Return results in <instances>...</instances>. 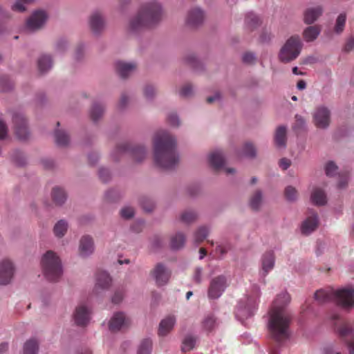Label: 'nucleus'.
<instances>
[{
	"label": "nucleus",
	"instance_id": "f257e3e1",
	"mask_svg": "<svg viewBox=\"0 0 354 354\" xmlns=\"http://www.w3.org/2000/svg\"><path fill=\"white\" fill-rule=\"evenodd\" d=\"M289 302V295L281 293L277 295L270 310L268 328L272 338L278 343L286 341L290 336L291 317L285 310Z\"/></svg>",
	"mask_w": 354,
	"mask_h": 354
},
{
	"label": "nucleus",
	"instance_id": "f03ea898",
	"mask_svg": "<svg viewBox=\"0 0 354 354\" xmlns=\"http://www.w3.org/2000/svg\"><path fill=\"white\" fill-rule=\"evenodd\" d=\"M153 156L156 164L165 169H173L178 162L176 141L167 131H158L153 138Z\"/></svg>",
	"mask_w": 354,
	"mask_h": 354
},
{
	"label": "nucleus",
	"instance_id": "7ed1b4c3",
	"mask_svg": "<svg viewBox=\"0 0 354 354\" xmlns=\"http://www.w3.org/2000/svg\"><path fill=\"white\" fill-rule=\"evenodd\" d=\"M162 17L160 5L151 2L142 5L137 15L129 23V28L137 31L144 28H149L159 21Z\"/></svg>",
	"mask_w": 354,
	"mask_h": 354
},
{
	"label": "nucleus",
	"instance_id": "20e7f679",
	"mask_svg": "<svg viewBox=\"0 0 354 354\" xmlns=\"http://www.w3.org/2000/svg\"><path fill=\"white\" fill-rule=\"evenodd\" d=\"M315 298L319 303L334 301L346 310H350L354 307V289L352 287L339 290L321 289L315 293Z\"/></svg>",
	"mask_w": 354,
	"mask_h": 354
},
{
	"label": "nucleus",
	"instance_id": "39448f33",
	"mask_svg": "<svg viewBox=\"0 0 354 354\" xmlns=\"http://www.w3.org/2000/svg\"><path fill=\"white\" fill-rule=\"evenodd\" d=\"M41 267L45 277L50 281H57L62 274L61 261L51 250L44 254L41 259Z\"/></svg>",
	"mask_w": 354,
	"mask_h": 354
},
{
	"label": "nucleus",
	"instance_id": "423d86ee",
	"mask_svg": "<svg viewBox=\"0 0 354 354\" xmlns=\"http://www.w3.org/2000/svg\"><path fill=\"white\" fill-rule=\"evenodd\" d=\"M331 319L335 322L337 332L341 339L346 344L349 353L354 354V328L353 325L350 322L341 321L338 326L340 317L336 313L331 315Z\"/></svg>",
	"mask_w": 354,
	"mask_h": 354
},
{
	"label": "nucleus",
	"instance_id": "0eeeda50",
	"mask_svg": "<svg viewBox=\"0 0 354 354\" xmlns=\"http://www.w3.org/2000/svg\"><path fill=\"white\" fill-rule=\"evenodd\" d=\"M301 43L299 36H292L288 39L279 53L283 62H289L296 59L300 53Z\"/></svg>",
	"mask_w": 354,
	"mask_h": 354
},
{
	"label": "nucleus",
	"instance_id": "6e6552de",
	"mask_svg": "<svg viewBox=\"0 0 354 354\" xmlns=\"http://www.w3.org/2000/svg\"><path fill=\"white\" fill-rule=\"evenodd\" d=\"M124 153H130L136 161L140 162L145 158L147 151L145 148L140 145L133 147L128 142L120 143L113 152L114 159L118 160L116 155Z\"/></svg>",
	"mask_w": 354,
	"mask_h": 354
},
{
	"label": "nucleus",
	"instance_id": "1a4fd4ad",
	"mask_svg": "<svg viewBox=\"0 0 354 354\" xmlns=\"http://www.w3.org/2000/svg\"><path fill=\"white\" fill-rule=\"evenodd\" d=\"M254 297H249L248 299L247 306H243L241 304L237 306L236 315L242 318H248L253 315L254 310L256 309L258 299L260 295V290L258 287H254Z\"/></svg>",
	"mask_w": 354,
	"mask_h": 354
},
{
	"label": "nucleus",
	"instance_id": "9d476101",
	"mask_svg": "<svg viewBox=\"0 0 354 354\" xmlns=\"http://www.w3.org/2000/svg\"><path fill=\"white\" fill-rule=\"evenodd\" d=\"M227 286V279L223 275L218 276L210 281L207 291L209 299H218L221 296Z\"/></svg>",
	"mask_w": 354,
	"mask_h": 354
},
{
	"label": "nucleus",
	"instance_id": "9b49d317",
	"mask_svg": "<svg viewBox=\"0 0 354 354\" xmlns=\"http://www.w3.org/2000/svg\"><path fill=\"white\" fill-rule=\"evenodd\" d=\"M313 122L315 125L319 129L327 128L330 122V111L324 106H318L315 109L313 115Z\"/></svg>",
	"mask_w": 354,
	"mask_h": 354
},
{
	"label": "nucleus",
	"instance_id": "f8f14e48",
	"mask_svg": "<svg viewBox=\"0 0 354 354\" xmlns=\"http://www.w3.org/2000/svg\"><path fill=\"white\" fill-rule=\"evenodd\" d=\"M150 274L158 286L166 285L171 277V271L162 263H157Z\"/></svg>",
	"mask_w": 354,
	"mask_h": 354
},
{
	"label": "nucleus",
	"instance_id": "ddd939ff",
	"mask_svg": "<svg viewBox=\"0 0 354 354\" xmlns=\"http://www.w3.org/2000/svg\"><path fill=\"white\" fill-rule=\"evenodd\" d=\"M12 120L15 134L18 138L23 140L27 139L29 136V132L24 115L20 113H15L13 115Z\"/></svg>",
	"mask_w": 354,
	"mask_h": 354
},
{
	"label": "nucleus",
	"instance_id": "4468645a",
	"mask_svg": "<svg viewBox=\"0 0 354 354\" xmlns=\"http://www.w3.org/2000/svg\"><path fill=\"white\" fill-rule=\"evenodd\" d=\"M211 167L216 171L223 169L226 174H233L234 169L232 168L224 167L225 159L222 151L216 150L209 153L208 157Z\"/></svg>",
	"mask_w": 354,
	"mask_h": 354
},
{
	"label": "nucleus",
	"instance_id": "2eb2a0df",
	"mask_svg": "<svg viewBox=\"0 0 354 354\" xmlns=\"http://www.w3.org/2000/svg\"><path fill=\"white\" fill-rule=\"evenodd\" d=\"M90 318L91 310L87 306L80 304L76 307L73 313V319L77 326H86L89 322Z\"/></svg>",
	"mask_w": 354,
	"mask_h": 354
},
{
	"label": "nucleus",
	"instance_id": "dca6fc26",
	"mask_svg": "<svg viewBox=\"0 0 354 354\" xmlns=\"http://www.w3.org/2000/svg\"><path fill=\"white\" fill-rule=\"evenodd\" d=\"M14 274V267L8 260H3L0 262V284L6 285L9 283Z\"/></svg>",
	"mask_w": 354,
	"mask_h": 354
},
{
	"label": "nucleus",
	"instance_id": "f3484780",
	"mask_svg": "<svg viewBox=\"0 0 354 354\" xmlns=\"http://www.w3.org/2000/svg\"><path fill=\"white\" fill-rule=\"evenodd\" d=\"M47 19L45 12L38 10L35 12L26 22V27L30 30H35L40 28Z\"/></svg>",
	"mask_w": 354,
	"mask_h": 354
},
{
	"label": "nucleus",
	"instance_id": "a211bd4d",
	"mask_svg": "<svg viewBox=\"0 0 354 354\" xmlns=\"http://www.w3.org/2000/svg\"><path fill=\"white\" fill-rule=\"evenodd\" d=\"M129 320L127 318L124 313H116L113 315L109 322V330L112 332L118 331L119 330L128 326Z\"/></svg>",
	"mask_w": 354,
	"mask_h": 354
},
{
	"label": "nucleus",
	"instance_id": "6ab92c4d",
	"mask_svg": "<svg viewBox=\"0 0 354 354\" xmlns=\"http://www.w3.org/2000/svg\"><path fill=\"white\" fill-rule=\"evenodd\" d=\"M322 6L319 5L309 6L304 12V21L306 24H312L322 16Z\"/></svg>",
	"mask_w": 354,
	"mask_h": 354
},
{
	"label": "nucleus",
	"instance_id": "aec40b11",
	"mask_svg": "<svg viewBox=\"0 0 354 354\" xmlns=\"http://www.w3.org/2000/svg\"><path fill=\"white\" fill-rule=\"evenodd\" d=\"M94 250V243L92 237L88 235L83 236L80 241L79 252L82 257H87Z\"/></svg>",
	"mask_w": 354,
	"mask_h": 354
},
{
	"label": "nucleus",
	"instance_id": "412c9836",
	"mask_svg": "<svg viewBox=\"0 0 354 354\" xmlns=\"http://www.w3.org/2000/svg\"><path fill=\"white\" fill-rule=\"evenodd\" d=\"M275 257L272 251L266 252L261 259V274L265 277L274 266Z\"/></svg>",
	"mask_w": 354,
	"mask_h": 354
},
{
	"label": "nucleus",
	"instance_id": "4be33fe9",
	"mask_svg": "<svg viewBox=\"0 0 354 354\" xmlns=\"http://www.w3.org/2000/svg\"><path fill=\"white\" fill-rule=\"evenodd\" d=\"M111 283L109 274L104 271H99L96 274V283L95 290L97 292L99 290H106Z\"/></svg>",
	"mask_w": 354,
	"mask_h": 354
},
{
	"label": "nucleus",
	"instance_id": "5701e85b",
	"mask_svg": "<svg viewBox=\"0 0 354 354\" xmlns=\"http://www.w3.org/2000/svg\"><path fill=\"white\" fill-rule=\"evenodd\" d=\"M115 68L118 73L122 77L125 78L131 75L136 68V64L133 62H125L123 61H118L115 63Z\"/></svg>",
	"mask_w": 354,
	"mask_h": 354
},
{
	"label": "nucleus",
	"instance_id": "b1692460",
	"mask_svg": "<svg viewBox=\"0 0 354 354\" xmlns=\"http://www.w3.org/2000/svg\"><path fill=\"white\" fill-rule=\"evenodd\" d=\"M90 27L91 30L97 34L104 28V20L102 14L99 12H93L90 17Z\"/></svg>",
	"mask_w": 354,
	"mask_h": 354
},
{
	"label": "nucleus",
	"instance_id": "393cba45",
	"mask_svg": "<svg viewBox=\"0 0 354 354\" xmlns=\"http://www.w3.org/2000/svg\"><path fill=\"white\" fill-rule=\"evenodd\" d=\"M204 17V13L201 9L194 8L188 12L187 23L188 25L195 27L203 23Z\"/></svg>",
	"mask_w": 354,
	"mask_h": 354
},
{
	"label": "nucleus",
	"instance_id": "a878e982",
	"mask_svg": "<svg viewBox=\"0 0 354 354\" xmlns=\"http://www.w3.org/2000/svg\"><path fill=\"white\" fill-rule=\"evenodd\" d=\"M318 226V217L317 213H313L308 216L301 225V232L304 234H309L315 231Z\"/></svg>",
	"mask_w": 354,
	"mask_h": 354
},
{
	"label": "nucleus",
	"instance_id": "bb28decb",
	"mask_svg": "<svg viewBox=\"0 0 354 354\" xmlns=\"http://www.w3.org/2000/svg\"><path fill=\"white\" fill-rule=\"evenodd\" d=\"M176 321L174 315H169L163 319L159 324L158 335L160 336L167 335L172 330Z\"/></svg>",
	"mask_w": 354,
	"mask_h": 354
},
{
	"label": "nucleus",
	"instance_id": "cd10ccee",
	"mask_svg": "<svg viewBox=\"0 0 354 354\" xmlns=\"http://www.w3.org/2000/svg\"><path fill=\"white\" fill-rule=\"evenodd\" d=\"M321 32L319 26H310L307 27L303 32V37L306 41L310 42L315 40Z\"/></svg>",
	"mask_w": 354,
	"mask_h": 354
},
{
	"label": "nucleus",
	"instance_id": "c85d7f7f",
	"mask_svg": "<svg viewBox=\"0 0 354 354\" xmlns=\"http://www.w3.org/2000/svg\"><path fill=\"white\" fill-rule=\"evenodd\" d=\"M274 142L277 147H284L286 144V128L283 126L279 127L275 132Z\"/></svg>",
	"mask_w": 354,
	"mask_h": 354
},
{
	"label": "nucleus",
	"instance_id": "c756f323",
	"mask_svg": "<svg viewBox=\"0 0 354 354\" xmlns=\"http://www.w3.org/2000/svg\"><path fill=\"white\" fill-rule=\"evenodd\" d=\"M311 201L316 205H324L326 203V196L322 189L316 188L311 194Z\"/></svg>",
	"mask_w": 354,
	"mask_h": 354
},
{
	"label": "nucleus",
	"instance_id": "7c9ffc66",
	"mask_svg": "<svg viewBox=\"0 0 354 354\" xmlns=\"http://www.w3.org/2000/svg\"><path fill=\"white\" fill-rule=\"evenodd\" d=\"M196 343V337L192 335H186L182 342L181 351L184 353L192 351L195 347Z\"/></svg>",
	"mask_w": 354,
	"mask_h": 354
},
{
	"label": "nucleus",
	"instance_id": "2f4dec72",
	"mask_svg": "<svg viewBox=\"0 0 354 354\" xmlns=\"http://www.w3.org/2000/svg\"><path fill=\"white\" fill-rule=\"evenodd\" d=\"M38 68L41 73H45L52 66V59L48 55L41 56L37 62Z\"/></svg>",
	"mask_w": 354,
	"mask_h": 354
},
{
	"label": "nucleus",
	"instance_id": "473e14b6",
	"mask_svg": "<svg viewBox=\"0 0 354 354\" xmlns=\"http://www.w3.org/2000/svg\"><path fill=\"white\" fill-rule=\"evenodd\" d=\"M52 198L56 204L62 205L66 199V194L62 188L54 187L52 191Z\"/></svg>",
	"mask_w": 354,
	"mask_h": 354
},
{
	"label": "nucleus",
	"instance_id": "72a5a7b5",
	"mask_svg": "<svg viewBox=\"0 0 354 354\" xmlns=\"http://www.w3.org/2000/svg\"><path fill=\"white\" fill-rule=\"evenodd\" d=\"M185 242V235L179 232L171 238L170 245L173 250H178L184 246Z\"/></svg>",
	"mask_w": 354,
	"mask_h": 354
},
{
	"label": "nucleus",
	"instance_id": "f704fd0d",
	"mask_svg": "<svg viewBox=\"0 0 354 354\" xmlns=\"http://www.w3.org/2000/svg\"><path fill=\"white\" fill-rule=\"evenodd\" d=\"M39 350V344L35 339L28 340L24 346V354H37Z\"/></svg>",
	"mask_w": 354,
	"mask_h": 354
},
{
	"label": "nucleus",
	"instance_id": "c9c22d12",
	"mask_svg": "<svg viewBox=\"0 0 354 354\" xmlns=\"http://www.w3.org/2000/svg\"><path fill=\"white\" fill-rule=\"evenodd\" d=\"M245 25L250 30H253L260 24L259 18L252 12H248L245 16Z\"/></svg>",
	"mask_w": 354,
	"mask_h": 354
},
{
	"label": "nucleus",
	"instance_id": "e433bc0d",
	"mask_svg": "<svg viewBox=\"0 0 354 354\" xmlns=\"http://www.w3.org/2000/svg\"><path fill=\"white\" fill-rule=\"evenodd\" d=\"M104 113V107L102 105L99 104H94L91 107L90 116L93 122H97L100 119Z\"/></svg>",
	"mask_w": 354,
	"mask_h": 354
},
{
	"label": "nucleus",
	"instance_id": "4c0bfd02",
	"mask_svg": "<svg viewBox=\"0 0 354 354\" xmlns=\"http://www.w3.org/2000/svg\"><path fill=\"white\" fill-rule=\"evenodd\" d=\"M55 142L60 147L66 146L69 142L68 136L62 131L57 130L55 133Z\"/></svg>",
	"mask_w": 354,
	"mask_h": 354
},
{
	"label": "nucleus",
	"instance_id": "58836bf2",
	"mask_svg": "<svg viewBox=\"0 0 354 354\" xmlns=\"http://www.w3.org/2000/svg\"><path fill=\"white\" fill-rule=\"evenodd\" d=\"M68 223L64 220L59 221L54 227V233L57 237H62L66 232Z\"/></svg>",
	"mask_w": 354,
	"mask_h": 354
},
{
	"label": "nucleus",
	"instance_id": "ea45409f",
	"mask_svg": "<svg viewBox=\"0 0 354 354\" xmlns=\"http://www.w3.org/2000/svg\"><path fill=\"white\" fill-rule=\"evenodd\" d=\"M209 234V229L205 226L200 227L194 234V241L200 243L205 240Z\"/></svg>",
	"mask_w": 354,
	"mask_h": 354
},
{
	"label": "nucleus",
	"instance_id": "a19ab883",
	"mask_svg": "<svg viewBox=\"0 0 354 354\" xmlns=\"http://www.w3.org/2000/svg\"><path fill=\"white\" fill-rule=\"evenodd\" d=\"M152 342L150 339H145L140 343L138 354H150L151 350Z\"/></svg>",
	"mask_w": 354,
	"mask_h": 354
},
{
	"label": "nucleus",
	"instance_id": "79ce46f5",
	"mask_svg": "<svg viewBox=\"0 0 354 354\" xmlns=\"http://www.w3.org/2000/svg\"><path fill=\"white\" fill-rule=\"evenodd\" d=\"M346 16L344 13H341L337 18L336 24L335 26V32L337 34L341 33L344 28L346 24Z\"/></svg>",
	"mask_w": 354,
	"mask_h": 354
},
{
	"label": "nucleus",
	"instance_id": "37998d69",
	"mask_svg": "<svg viewBox=\"0 0 354 354\" xmlns=\"http://www.w3.org/2000/svg\"><path fill=\"white\" fill-rule=\"evenodd\" d=\"M262 194L260 191H257L252 196L250 205V207L254 210H257L261 203Z\"/></svg>",
	"mask_w": 354,
	"mask_h": 354
},
{
	"label": "nucleus",
	"instance_id": "c03bdc74",
	"mask_svg": "<svg viewBox=\"0 0 354 354\" xmlns=\"http://www.w3.org/2000/svg\"><path fill=\"white\" fill-rule=\"evenodd\" d=\"M295 122L292 126V129L296 132H300L304 130L305 126H306V121L304 118L299 115H296L295 117Z\"/></svg>",
	"mask_w": 354,
	"mask_h": 354
},
{
	"label": "nucleus",
	"instance_id": "a18cd8bd",
	"mask_svg": "<svg viewBox=\"0 0 354 354\" xmlns=\"http://www.w3.org/2000/svg\"><path fill=\"white\" fill-rule=\"evenodd\" d=\"M197 218L196 214L193 211H185L180 216V220L185 223H191Z\"/></svg>",
	"mask_w": 354,
	"mask_h": 354
},
{
	"label": "nucleus",
	"instance_id": "49530a36",
	"mask_svg": "<svg viewBox=\"0 0 354 354\" xmlns=\"http://www.w3.org/2000/svg\"><path fill=\"white\" fill-rule=\"evenodd\" d=\"M34 0H17L16 2L12 6V9L17 12H24L26 10L25 6L30 3Z\"/></svg>",
	"mask_w": 354,
	"mask_h": 354
},
{
	"label": "nucleus",
	"instance_id": "de8ad7c7",
	"mask_svg": "<svg viewBox=\"0 0 354 354\" xmlns=\"http://www.w3.org/2000/svg\"><path fill=\"white\" fill-rule=\"evenodd\" d=\"M216 324V320L212 315L207 316L203 322V326L205 330L211 331L214 329Z\"/></svg>",
	"mask_w": 354,
	"mask_h": 354
},
{
	"label": "nucleus",
	"instance_id": "09e8293b",
	"mask_svg": "<svg viewBox=\"0 0 354 354\" xmlns=\"http://www.w3.org/2000/svg\"><path fill=\"white\" fill-rule=\"evenodd\" d=\"M284 193L286 199L290 201L296 200L298 196L297 189L292 186H288L285 189Z\"/></svg>",
	"mask_w": 354,
	"mask_h": 354
},
{
	"label": "nucleus",
	"instance_id": "8fccbe9b",
	"mask_svg": "<svg viewBox=\"0 0 354 354\" xmlns=\"http://www.w3.org/2000/svg\"><path fill=\"white\" fill-rule=\"evenodd\" d=\"M243 153L245 156L253 158L256 155V149L252 143L246 142L243 149Z\"/></svg>",
	"mask_w": 354,
	"mask_h": 354
},
{
	"label": "nucleus",
	"instance_id": "3c124183",
	"mask_svg": "<svg viewBox=\"0 0 354 354\" xmlns=\"http://www.w3.org/2000/svg\"><path fill=\"white\" fill-rule=\"evenodd\" d=\"M337 167L333 162H328L325 167L326 174L328 176H333L337 171Z\"/></svg>",
	"mask_w": 354,
	"mask_h": 354
},
{
	"label": "nucleus",
	"instance_id": "603ef678",
	"mask_svg": "<svg viewBox=\"0 0 354 354\" xmlns=\"http://www.w3.org/2000/svg\"><path fill=\"white\" fill-rule=\"evenodd\" d=\"M120 214L122 218L129 219L133 216L134 210L131 207H126L121 209Z\"/></svg>",
	"mask_w": 354,
	"mask_h": 354
},
{
	"label": "nucleus",
	"instance_id": "864d4df0",
	"mask_svg": "<svg viewBox=\"0 0 354 354\" xmlns=\"http://www.w3.org/2000/svg\"><path fill=\"white\" fill-rule=\"evenodd\" d=\"M168 123L174 127H178L180 124L179 119L176 113H170L167 117Z\"/></svg>",
	"mask_w": 354,
	"mask_h": 354
},
{
	"label": "nucleus",
	"instance_id": "5fc2aeb1",
	"mask_svg": "<svg viewBox=\"0 0 354 354\" xmlns=\"http://www.w3.org/2000/svg\"><path fill=\"white\" fill-rule=\"evenodd\" d=\"M185 59L187 64H190L193 68H196L200 65V62L194 55H189Z\"/></svg>",
	"mask_w": 354,
	"mask_h": 354
},
{
	"label": "nucleus",
	"instance_id": "6e6d98bb",
	"mask_svg": "<svg viewBox=\"0 0 354 354\" xmlns=\"http://www.w3.org/2000/svg\"><path fill=\"white\" fill-rule=\"evenodd\" d=\"M192 94V87L190 84H185L180 91V95L183 97H189Z\"/></svg>",
	"mask_w": 354,
	"mask_h": 354
},
{
	"label": "nucleus",
	"instance_id": "4d7b16f0",
	"mask_svg": "<svg viewBox=\"0 0 354 354\" xmlns=\"http://www.w3.org/2000/svg\"><path fill=\"white\" fill-rule=\"evenodd\" d=\"M99 177L103 182H107L110 179L109 171L106 169L102 168L99 171Z\"/></svg>",
	"mask_w": 354,
	"mask_h": 354
},
{
	"label": "nucleus",
	"instance_id": "13d9d810",
	"mask_svg": "<svg viewBox=\"0 0 354 354\" xmlns=\"http://www.w3.org/2000/svg\"><path fill=\"white\" fill-rule=\"evenodd\" d=\"M141 205L146 212H151L153 209V203L149 199H143L141 201Z\"/></svg>",
	"mask_w": 354,
	"mask_h": 354
},
{
	"label": "nucleus",
	"instance_id": "bf43d9fd",
	"mask_svg": "<svg viewBox=\"0 0 354 354\" xmlns=\"http://www.w3.org/2000/svg\"><path fill=\"white\" fill-rule=\"evenodd\" d=\"M243 62L245 64H252L255 61V56L252 53H245L243 55Z\"/></svg>",
	"mask_w": 354,
	"mask_h": 354
},
{
	"label": "nucleus",
	"instance_id": "052dcab7",
	"mask_svg": "<svg viewBox=\"0 0 354 354\" xmlns=\"http://www.w3.org/2000/svg\"><path fill=\"white\" fill-rule=\"evenodd\" d=\"M123 292L122 290H117L115 292L114 295L112 297V302L118 304L120 303L123 299Z\"/></svg>",
	"mask_w": 354,
	"mask_h": 354
},
{
	"label": "nucleus",
	"instance_id": "680f3d73",
	"mask_svg": "<svg viewBox=\"0 0 354 354\" xmlns=\"http://www.w3.org/2000/svg\"><path fill=\"white\" fill-rule=\"evenodd\" d=\"M354 48V37H350L347 39L346 44L344 47V50L346 52H350Z\"/></svg>",
	"mask_w": 354,
	"mask_h": 354
},
{
	"label": "nucleus",
	"instance_id": "e2e57ef3",
	"mask_svg": "<svg viewBox=\"0 0 354 354\" xmlns=\"http://www.w3.org/2000/svg\"><path fill=\"white\" fill-rule=\"evenodd\" d=\"M144 94L147 99L151 98L155 94L154 87L151 85L147 86L144 89Z\"/></svg>",
	"mask_w": 354,
	"mask_h": 354
},
{
	"label": "nucleus",
	"instance_id": "0e129e2a",
	"mask_svg": "<svg viewBox=\"0 0 354 354\" xmlns=\"http://www.w3.org/2000/svg\"><path fill=\"white\" fill-rule=\"evenodd\" d=\"M8 133V128L5 122L0 120V140L6 138Z\"/></svg>",
	"mask_w": 354,
	"mask_h": 354
},
{
	"label": "nucleus",
	"instance_id": "69168bd1",
	"mask_svg": "<svg viewBox=\"0 0 354 354\" xmlns=\"http://www.w3.org/2000/svg\"><path fill=\"white\" fill-rule=\"evenodd\" d=\"M194 280L197 283H200L202 280V268H196L194 274Z\"/></svg>",
	"mask_w": 354,
	"mask_h": 354
},
{
	"label": "nucleus",
	"instance_id": "338daca9",
	"mask_svg": "<svg viewBox=\"0 0 354 354\" xmlns=\"http://www.w3.org/2000/svg\"><path fill=\"white\" fill-rule=\"evenodd\" d=\"M324 354H342L340 351H337L334 346L329 345L324 348Z\"/></svg>",
	"mask_w": 354,
	"mask_h": 354
},
{
	"label": "nucleus",
	"instance_id": "774afa93",
	"mask_svg": "<svg viewBox=\"0 0 354 354\" xmlns=\"http://www.w3.org/2000/svg\"><path fill=\"white\" fill-rule=\"evenodd\" d=\"M290 165L291 161L288 158H283L279 160V166L283 170H286Z\"/></svg>",
	"mask_w": 354,
	"mask_h": 354
}]
</instances>
